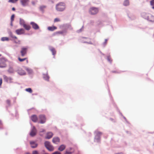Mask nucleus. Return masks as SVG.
<instances>
[{
  "mask_svg": "<svg viewBox=\"0 0 154 154\" xmlns=\"http://www.w3.org/2000/svg\"><path fill=\"white\" fill-rule=\"evenodd\" d=\"M107 42V40L106 39L105 40V41L104 42V43L105 44H106Z\"/></svg>",
  "mask_w": 154,
  "mask_h": 154,
  "instance_id": "42",
  "label": "nucleus"
},
{
  "mask_svg": "<svg viewBox=\"0 0 154 154\" xmlns=\"http://www.w3.org/2000/svg\"><path fill=\"white\" fill-rule=\"evenodd\" d=\"M63 31H58L57 32H55L54 34V35H57L58 34H63Z\"/></svg>",
  "mask_w": 154,
  "mask_h": 154,
  "instance_id": "25",
  "label": "nucleus"
},
{
  "mask_svg": "<svg viewBox=\"0 0 154 154\" xmlns=\"http://www.w3.org/2000/svg\"><path fill=\"white\" fill-rule=\"evenodd\" d=\"M60 21V20L59 18H56L54 19V22H59V21Z\"/></svg>",
  "mask_w": 154,
  "mask_h": 154,
  "instance_id": "30",
  "label": "nucleus"
},
{
  "mask_svg": "<svg viewBox=\"0 0 154 154\" xmlns=\"http://www.w3.org/2000/svg\"><path fill=\"white\" fill-rule=\"evenodd\" d=\"M25 90L26 91L29 92L30 93H32V89L30 88H26V89Z\"/></svg>",
  "mask_w": 154,
  "mask_h": 154,
  "instance_id": "27",
  "label": "nucleus"
},
{
  "mask_svg": "<svg viewBox=\"0 0 154 154\" xmlns=\"http://www.w3.org/2000/svg\"><path fill=\"white\" fill-rule=\"evenodd\" d=\"M30 144L32 148H36L38 145V144L34 141H31L30 142Z\"/></svg>",
  "mask_w": 154,
  "mask_h": 154,
  "instance_id": "9",
  "label": "nucleus"
},
{
  "mask_svg": "<svg viewBox=\"0 0 154 154\" xmlns=\"http://www.w3.org/2000/svg\"><path fill=\"white\" fill-rule=\"evenodd\" d=\"M20 25H23V26H24V25L25 24L24 20L22 19L20 20Z\"/></svg>",
  "mask_w": 154,
  "mask_h": 154,
  "instance_id": "24",
  "label": "nucleus"
},
{
  "mask_svg": "<svg viewBox=\"0 0 154 154\" xmlns=\"http://www.w3.org/2000/svg\"><path fill=\"white\" fill-rule=\"evenodd\" d=\"M39 119L40 120V123L41 124L45 123L46 121V118L45 115H41L39 116Z\"/></svg>",
  "mask_w": 154,
  "mask_h": 154,
  "instance_id": "5",
  "label": "nucleus"
},
{
  "mask_svg": "<svg viewBox=\"0 0 154 154\" xmlns=\"http://www.w3.org/2000/svg\"><path fill=\"white\" fill-rule=\"evenodd\" d=\"M148 19H149V18H147Z\"/></svg>",
  "mask_w": 154,
  "mask_h": 154,
  "instance_id": "49",
  "label": "nucleus"
},
{
  "mask_svg": "<svg viewBox=\"0 0 154 154\" xmlns=\"http://www.w3.org/2000/svg\"><path fill=\"white\" fill-rule=\"evenodd\" d=\"M32 154H39L38 152L36 150H34L32 151Z\"/></svg>",
  "mask_w": 154,
  "mask_h": 154,
  "instance_id": "31",
  "label": "nucleus"
},
{
  "mask_svg": "<svg viewBox=\"0 0 154 154\" xmlns=\"http://www.w3.org/2000/svg\"><path fill=\"white\" fill-rule=\"evenodd\" d=\"M99 140H100V138H99V139H98L97 140V141H99Z\"/></svg>",
  "mask_w": 154,
  "mask_h": 154,
  "instance_id": "47",
  "label": "nucleus"
},
{
  "mask_svg": "<svg viewBox=\"0 0 154 154\" xmlns=\"http://www.w3.org/2000/svg\"><path fill=\"white\" fill-rule=\"evenodd\" d=\"M30 24L32 25V28L35 29H39V27L35 23L32 22L30 23Z\"/></svg>",
  "mask_w": 154,
  "mask_h": 154,
  "instance_id": "11",
  "label": "nucleus"
},
{
  "mask_svg": "<svg viewBox=\"0 0 154 154\" xmlns=\"http://www.w3.org/2000/svg\"><path fill=\"white\" fill-rule=\"evenodd\" d=\"M66 146L64 145H62L60 146L58 148V150L60 151H63L65 148Z\"/></svg>",
  "mask_w": 154,
  "mask_h": 154,
  "instance_id": "17",
  "label": "nucleus"
},
{
  "mask_svg": "<svg viewBox=\"0 0 154 154\" xmlns=\"http://www.w3.org/2000/svg\"><path fill=\"white\" fill-rule=\"evenodd\" d=\"M124 5L125 6H128L129 4V1L128 0H125L124 2Z\"/></svg>",
  "mask_w": 154,
  "mask_h": 154,
  "instance_id": "23",
  "label": "nucleus"
},
{
  "mask_svg": "<svg viewBox=\"0 0 154 154\" xmlns=\"http://www.w3.org/2000/svg\"><path fill=\"white\" fill-rule=\"evenodd\" d=\"M1 56V54H0V57Z\"/></svg>",
  "mask_w": 154,
  "mask_h": 154,
  "instance_id": "50",
  "label": "nucleus"
},
{
  "mask_svg": "<svg viewBox=\"0 0 154 154\" xmlns=\"http://www.w3.org/2000/svg\"><path fill=\"white\" fill-rule=\"evenodd\" d=\"M11 37L12 38H14L16 39H17V37L16 36H14V35H12V36H11Z\"/></svg>",
  "mask_w": 154,
  "mask_h": 154,
  "instance_id": "38",
  "label": "nucleus"
},
{
  "mask_svg": "<svg viewBox=\"0 0 154 154\" xmlns=\"http://www.w3.org/2000/svg\"><path fill=\"white\" fill-rule=\"evenodd\" d=\"M57 27L55 26H49L48 27V29L50 31H52L57 29Z\"/></svg>",
  "mask_w": 154,
  "mask_h": 154,
  "instance_id": "15",
  "label": "nucleus"
},
{
  "mask_svg": "<svg viewBox=\"0 0 154 154\" xmlns=\"http://www.w3.org/2000/svg\"><path fill=\"white\" fill-rule=\"evenodd\" d=\"M8 2L13 3H15V1H14V0H9Z\"/></svg>",
  "mask_w": 154,
  "mask_h": 154,
  "instance_id": "35",
  "label": "nucleus"
},
{
  "mask_svg": "<svg viewBox=\"0 0 154 154\" xmlns=\"http://www.w3.org/2000/svg\"><path fill=\"white\" fill-rule=\"evenodd\" d=\"M56 9L59 11H63L65 9V5L63 3H60L56 5Z\"/></svg>",
  "mask_w": 154,
  "mask_h": 154,
  "instance_id": "1",
  "label": "nucleus"
},
{
  "mask_svg": "<svg viewBox=\"0 0 154 154\" xmlns=\"http://www.w3.org/2000/svg\"><path fill=\"white\" fill-rule=\"evenodd\" d=\"M108 60L109 61H111L110 60V58H109V57H108Z\"/></svg>",
  "mask_w": 154,
  "mask_h": 154,
  "instance_id": "43",
  "label": "nucleus"
},
{
  "mask_svg": "<svg viewBox=\"0 0 154 154\" xmlns=\"http://www.w3.org/2000/svg\"><path fill=\"white\" fill-rule=\"evenodd\" d=\"M116 154H123L122 153H117Z\"/></svg>",
  "mask_w": 154,
  "mask_h": 154,
  "instance_id": "45",
  "label": "nucleus"
},
{
  "mask_svg": "<svg viewBox=\"0 0 154 154\" xmlns=\"http://www.w3.org/2000/svg\"><path fill=\"white\" fill-rule=\"evenodd\" d=\"M60 141V140L58 137H54L52 139V142L55 143L57 144L59 143Z\"/></svg>",
  "mask_w": 154,
  "mask_h": 154,
  "instance_id": "14",
  "label": "nucleus"
},
{
  "mask_svg": "<svg viewBox=\"0 0 154 154\" xmlns=\"http://www.w3.org/2000/svg\"><path fill=\"white\" fill-rule=\"evenodd\" d=\"M45 145L46 148L50 151H53L54 150V147L50 144V143L48 141H46L45 143Z\"/></svg>",
  "mask_w": 154,
  "mask_h": 154,
  "instance_id": "2",
  "label": "nucleus"
},
{
  "mask_svg": "<svg viewBox=\"0 0 154 154\" xmlns=\"http://www.w3.org/2000/svg\"><path fill=\"white\" fill-rule=\"evenodd\" d=\"M53 134L52 133L49 132L47 134V136L45 138L47 139H49L51 138L53 136Z\"/></svg>",
  "mask_w": 154,
  "mask_h": 154,
  "instance_id": "16",
  "label": "nucleus"
},
{
  "mask_svg": "<svg viewBox=\"0 0 154 154\" xmlns=\"http://www.w3.org/2000/svg\"><path fill=\"white\" fill-rule=\"evenodd\" d=\"M9 40V38L7 37H3L1 38V40L2 41H8Z\"/></svg>",
  "mask_w": 154,
  "mask_h": 154,
  "instance_id": "22",
  "label": "nucleus"
},
{
  "mask_svg": "<svg viewBox=\"0 0 154 154\" xmlns=\"http://www.w3.org/2000/svg\"><path fill=\"white\" fill-rule=\"evenodd\" d=\"M86 43L88 44H90L91 45H96V44L95 43H93L91 42H86Z\"/></svg>",
  "mask_w": 154,
  "mask_h": 154,
  "instance_id": "34",
  "label": "nucleus"
},
{
  "mask_svg": "<svg viewBox=\"0 0 154 154\" xmlns=\"http://www.w3.org/2000/svg\"><path fill=\"white\" fill-rule=\"evenodd\" d=\"M49 77L47 75L45 76V79L46 80H48L49 79Z\"/></svg>",
  "mask_w": 154,
  "mask_h": 154,
  "instance_id": "39",
  "label": "nucleus"
},
{
  "mask_svg": "<svg viewBox=\"0 0 154 154\" xmlns=\"http://www.w3.org/2000/svg\"><path fill=\"white\" fill-rule=\"evenodd\" d=\"M72 152H66L64 154H71Z\"/></svg>",
  "mask_w": 154,
  "mask_h": 154,
  "instance_id": "40",
  "label": "nucleus"
},
{
  "mask_svg": "<svg viewBox=\"0 0 154 154\" xmlns=\"http://www.w3.org/2000/svg\"><path fill=\"white\" fill-rule=\"evenodd\" d=\"M98 12V8L95 7L91 8L89 10V13L92 15H94L97 14Z\"/></svg>",
  "mask_w": 154,
  "mask_h": 154,
  "instance_id": "3",
  "label": "nucleus"
},
{
  "mask_svg": "<svg viewBox=\"0 0 154 154\" xmlns=\"http://www.w3.org/2000/svg\"><path fill=\"white\" fill-rule=\"evenodd\" d=\"M28 49V48L27 47H23L21 48L20 53L22 57H23L26 54Z\"/></svg>",
  "mask_w": 154,
  "mask_h": 154,
  "instance_id": "4",
  "label": "nucleus"
},
{
  "mask_svg": "<svg viewBox=\"0 0 154 154\" xmlns=\"http://www.w3.org/2000/svg\"><path fill=\"white\" fill-rule=\"evenodd\" d=\"M31 119L34 122H36L38 120V118L36 115H34L31 116Z\"/></svg>",
  "mask_w": 154,
  "mask_h": 154,
  "instance_id": "13",
  "label": "nucleus"
},
{
  "mask_svg": "<svg viewBox=\"0 0 154 154\" xmlns=\"http://www.w3.org/2000/svg\"><path fill=\"white\" fill-rule=\"evenodd\" d=\"M152 9H154V6H152Z\"/></svg>",
  "mask_w": 154,
  "mask_h": 154,
  "instance_id": "46",
  "label": "nucleus"
},
{
  "mask_svg": "<svg viewBox=\"0 0 154 154\" xmlns=\"http://www.w3.org/2000/svg\"><path fill=\"white\" fill-rule=\"evenodd\" d=\"M12 10L13 11H15V8H12Z\"/></svg>",
  "mask_w": 154,
  "mask_h": 154,
  "instance_id": "44",
  "label": "nucleus"
},
{
  "mask_svg": "<svg viewBox=\"0 0 154 154\" xmlns=\"http://www.w3.org/2000/svg\"><path fill=\"white\" fill-rule=\"evenodd\" d=\"M36 133V130L34 126L33 127L32 129V130L31 132L30 133V135L32 137L34 136L35 135Z\"/></svg>",
  "mask_w": 154,
  "mask_h": 154,
  "instance_id": "8",
  "label": "nucleus"
},
{
  "mask_svg": "<svg viewBox=\"0 0 154 154\" xmlns=\"http://www.w3.org/2000/svg\"><path fill=\"white\" fill-rule=\"evenodd\" d=\"M40 9H44V8H45V6H42L41 7H40Z\"/></svg>",
  "mask_w": 154,
  "mask_h": 154,
  "instance_id": "41",
  "label": "nucleus"
},
{
  "mask_svg": "<svg viewBox=\"0 0 154 154\" xmlns=\"http://www.w3.org/2000/svg\"><path fill=\"white\" fill-rule=\"evenodd\" d=\"M6 103L8 105H10V100H6Z\"/></svg>",
  "mask_w": 154,
  "mask_h": 154,
  "instance_id": "33",
  "label": "nucleus"
},
{
  "mask_svg": "<svg viewBox=\"0 0 154 154\" xmlns=\"http://www.w3.org/2000/svg\"><path fill=\"white\" fill-rule=\"evenodd\" d=\"M6 60L4 59H2L1 60L0 62V67L4 68L6 67Z\"/></svg>",
  "mask_w": 154,
  "mask_h": 154,
  "instance_id": "6",
  "label": "nucleus"
},
{
  "mask_svg": "<svg viewBox=\"0 0 154 154\" xmlns=\"http://www.w3.org/2000/svg\"><path fill=\"white\" fill-rule=\"evenodd\" d=\"M2 82V78L0 79V87L1 86Z\"/></svg>",
  "mask_w": 154,
  "mask_h": 154,
  "instance_id": "36",
  "label": "nucleus"
},
{
  "mask_svg": "<svg viewBox=\"0 0 154 154\" xmlns=\"http://www.w3.org/2000/svg\"><path fill=\"white\" fill-rule=\"evenodd\" d=\"M26 154H30V153H26Z\"/></svg>",
  "mask_w": 154,
  "mask_h": 154,
  "instance_id": "48",
  "label": "nucleus"
},
{
  "mask_svg": "<svg viewBox=\"0 0 154 154\" xmlns=\"http://www.w3.org/2000/svg\"><path fill=\"white\" fill-rule=\"evenodd\" d=\"M50 50L52 52V54L53 55H54L56 54V51L55 49L53 48H50Z\"/></svg>",
  "mask_w": 154,
  "mask_h": 154,
  "instance_id": "19",
  "label": "nucleus"
},
{
  "mask_svg": "<svg viewBox=\"0 0 154 154\" xmlns=\"http://www.w3.org/2000/svg\"><path fill=\"white\" fill-rule=\"evenodd\" d=\"M23 27L26 30H29L30 29L31 27L29 25L25 24L24 25Z\"/></svg>",
  "mask_w": 154,
  "mask_h": 154,
  "instance_id": "18",
  "label": "nucleus"
},
{
  "mask_svg": "<svg viewBox=\"0 0 154 154\" xmlns=\"http://www.w3.org/2000/svg\"><path fill=\"white\" fill-rule=\"evenodd\" d=\"M18 60L20 62H23L26 60H27V62H28L27 58L21 59L20 57H19L18 58Z\"/></svg>",
  "mask_w": 154,
  "mask_h": 154,
  "instance_id": "21",
  "label": "nucleus"
},
{
  "mask_svg": "<svg viewBox=\"0 0 154 154\" xmlns=\"http://www.w3.org/2000/svg\"><path fill=\"white\" fill-rule=\"evenodd\" d=\"M29 1V0H21L20 2L23 6H25L28 5Z\"/></svg>",
  "mask_w": 154,
  "mask_h": 154,
  "instance_id": "12",
  "label": "nucleus"
},
{
  "mask_svg": "<svg viewBox=\"0 0 154 154\" xmlns=\"http://www.w3.org/2000/svg\"><path fill=\"white\" fill-rule=\"evenodd\" d=\"M14 15L13 14L12 15V16L11 17V20L12 22L14 21Z\"/></svg>",
  "mask_w": 154,
  "mask_h": 154,
  "instance_id": "32",
  "label": "nucleus"
},
{
  "mask_svg": "<svg viewBox=\"0 0 154 154\" xmlns=\"http://www.w3.org/2000/svg\"><path fill=\"white\" fill-rule=\"evenodd\" d=\"M150 4L151 5L154 6V0H152L150 2Z\"/></svg>",
  "mask_w": 154,
  "mask_h": 154,
  "instance_id": "28",
  "label": "nucleus"
},
{
  "mask_svg": "<svg viewBox=\"0 0 154 154\" xmlns=\"http://www.w3.org/2000/svg\"><path fill=\"white\" fill-rule=\"evenodd\" d=\"M95 133L96 135V137H99V136H101L102 134V133L101 132L98 131H96Z\"/></svg>",
  "mask_w": 154,
  "mask_h": 154,
  "instance_id": "20",
  "label": "nucleus"
},
{
  "mask_svg": "<svg viewBox=\"0 0 154 154\" xmlns=\"http://www.w3.org/2000/svg\"><path fill=\"white\" fill-rule=\"evenodd\" d=\"M52 154H61V153L59 152H56L53 153Z\"/></svg>",
  "mask_w": 154,
  "mask_h": 154,
  "instance_id": "37",
  "label": "nucleus"
},
{
  "mask_svg": "<svg viewBox=\"0 0 154 154\" xmlns=\"http://www.w3.org/2000/svg\"><path fill=\"white\" fill-rule=\"evenodd\" d=\"M14 42L16 44H20V41L17 39L14 41Z\"/></svg>",
  "mask_w": 154,
  "mask_h": 154,
  "instance_id": "29",
  "label": "nucleus"
},
{
  "mask_svg": "<svg viewBox=\"0 0 154 154\" xmlns=\"http://www.w3.org/2000/svg\"><path fill=\"white\" fill-rule=\"evenodd\" d=\"M15 32L17 35H21L24 34L25 32L24 30L23 29H17Z\"/></svg>",
  "mask_w": 154,
  "mask_h": 154,
  "instance_id": "10",
  "label": "nucleus"
},
{
  "mask_svg": "<svg viewBox=\"0 0 154 154\" xmlns=\"http://www.w3.org/2000/svg\"><path fill=\"white\" fill-rule=\"evenodd\" d=\"M4 80L7 82L11 83L12 79L11 77H8L5 75H3V76Z\"/></svg>",
  "mask_w": 154,
  "mask_h": 154,
  "instance_id": "7",
  "label": "nucleus"
},
{
  "mask_svg": "<svg viewBox=\"0 0 154 154\" xmlns=\"http://www.w3.org/2000/svg\"><path fill=\"white\" fill-rule=\"evenodd\" d=\"M21 70H19L18 71V73L19 74H20L21 75H24L25 74V72L23 70H21Z\"/></svg>",
  "mask_w": 154,
  "mask_h": 154,
  "instance_id": "26",
  "label": "nucleus"
}]
</instances>
